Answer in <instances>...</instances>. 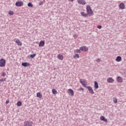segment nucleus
I'll return each mask as SVG.
<instances>
[{
	"mask_svg": "<svg viewBox=\"0 0 126 126\" xmlns=\"http://www.w3.org/2000/svg\"><path fill=\"white\" fill-rule=\"evenodd\" d=\"M87 11L89 15H93V11H92V9H91V7H90V5H88L87 6Z\"/></svg>",
	"mask_w": 126,
	"mask_h": 126,
	"instance_id": "1",
	"label": "nucleus"
},
{
	"mask_svg": "<svg viewBox=\"0 0 126 126\" xmlns=\"http://www.w3.org/2000/svg\"><path fill=\"white\" fill-rule=\"evenodd\" d=\"M0 66L3 67L5 66V60L1 59L0 60Z\"/></svg>",
	"mask_w": 126,
	"mask_h": 126,
	"instance_id": "2",
	"label": "nucleus"
},
{
	"mask_svg": "<svg viewBox=\"0 0 126 126\" xmlns=\"http://www.w3.org/2000/svg\"><path fill=\"white\" fill-rule=\"evenodd\" d=\"M80 83H81L83 86H84V87H87V86H86L87 82L85 81V80L80 79Z\"/></svg>",
	"mask_w": 126,
	"mask_h": 126,
	"instance_id": "3",
	"label": "nucleus"
},
{
	"mask_svg": "<svg viewBox=\"0 0 126 126\" xmlns=\"http://www.w3.org/2000/svg\"><path fill=\"white\" fill-rule=\"evenodd\" d=\"M32 124L33 122L31 121H25L24 125V126H32Z\"/></svg>",
	"mask_w": 126,
	"mask_h": 126,
	"instance_id": "4",
	"label": "nucleus"
},
{
	"mask_svg": "<svg viewBox=\"0 0 126 126\" xmlns=\"http://www.w3.org/2000/svg\"><path fill=\"white\" fill-rule=\"evenodd\" d=\"M77 2L79 4H82V5H85L86 2L85 0H77Z\"/></svg>",
	"mask_w": 126,
	"mask_h": 126,
	"instance_id": "5",
	"label": "nucleus"
},
{
	"mask_svg": "<svg viewBox=\"0 0 126 126\" xmlns=\"http://www.w3.org/2000/svg\"><path fill=\"white\" fill-rule=\"evenodd\" d=\"M107 82L108 83H114V82H115V80H114V79H113V78L112 77H109L107 80Z\"/></svg>",
	"mask_w": 126,
	"mask_h": 126,
	"instance_id": "6",
	"label": "nucleus"
},
{
	"mask_svg": "<svg viewBox=\"0 0 126 126\" xmlns=\"http://www.w3.org/2000/svg\"><path fill=\"white\" fill-rule=\"evenodd\" d=\"M80 50L83 52H87V51H88V47H86V46H82L80 48Z\"/></svg>",
	"mask_w": 126,
	"mask_h": 126,
	"instance_id": "7",
	"label": "nucleus"
},
{
	"mask_svg": "<svg viewBox=\"0 0 126 126\" xmlns=\"http://www.w3.org/2000/svg\"><path fill=\"white\" fill-rule=\"evenodd\" d=\"M87 88L88 89L89 93H91L92 94H94V91H93V89H92V88H91V87L87 86Z\"/></svg>",
	"mask_w": 126,
	"mask_h": 126,
	"instance_id": "8",
	"label": "nucleus"
},
{
	"mask_svg": "<svg viewBox=\"0 0 126 126\" xmlns=\"http://www.w3.org/2000/svg\"><path fill=\"white\" fill-rule=\"evenodd\" d=\"M23 4V2L20 1H18L15 3V5L16 6H22Z\"/></svg>",
	"mask_w": 126,
	"mask_h": 126,
	"instance_id": "9",
	"label": "nucleus"
},
{
	"mask_svg": "<svg viewBox=\"0 0 126 126\" xmlns=\"http://www.w3.org/2000/svg\"><path fill=\"white\" fill-rule=\"evenodd\" d=\"M68 94H70L71 96H73V95H74L73 90H71V89L68 90Z\"/></svg>",
	"mask_w": 126,
	"mask_h": 126,
	"instance_id": "10",
	"label": "nucleus"
},
{
	"mask_svg": "<svg viewBox=\"0 0 126 126\" xmlns=\"http://www.w3.org/2000/svg\"><path fill=\"white\" fill-rule=\"evenodd\" d=\"M101 121H103V122H105V123H108V120L105 118L104 116H101L100 118Z\"/></svg>",
	"mask_w": 126,
	"mask_h": 126,
	"instance_id": "11",
	"label": "nucleus"
},
{
	"mask_svg": "<svg viewBox=\"0 0 126 126\" xmlns=\"http://www.w3.org/2000/svg\"><path fill=\"white\" fill-rule=\"evenodd\" d=\"M125 4L124 3H121L119 5V8L120 9H125Z\"/></svg>",
	"mask_w": 126,
	"mask_h": 126,
	"instance_id": "12",
	"label": "nucleus"
},
{
	"mask_svg": "<svg viewBox=\"0 0 126 126\" xmlns=\"http://www.w3.org/2000/svg\"><path fill=\"white\" fill-rule=\"evenodd\" d=\"M117 81L118 82H119V83H122V82H123V78L120 76H118L117 77Z\"/></svg>",
	"mask_w": 126,
	"mask_h": 126,
	"instance_id": "13",
	"label": "nucleus"
},
{
	"mask_svg": "<svg viewBox=\"0 0 126 126\" xmlns=\"http://www.w3.org/2000/svg\"><path fill=\"white\" fill-rule=\"evenodd\" d=\"M22 65L23 66H25V67H26L27 66H29V65H30V64L27 63H22Z\"/></svg>",
	"mask_w": 126,
	"mask_h": 126,
	"instance_id": "14",
	"label": "nucleus"
},
{
	"mask_svg": "<svg viewBox=\"0 0 126 126\" xmlns=\"http://www.w3.org/2000/svg\"><path fill=\"white\" fill-rule=\"evenodd\" d=\"M45 46V42L43 41H41L39 42V47H44Z\"/></svg>",
	"mask_w": 126,
	"mask_h": 126,
	"instance_id": "15",
	"label": "nucleus"
},
{
	"mask_svg": "<svg viewBox=\"0 0 126 126\" xmlns=\"http://www.w3.org/2000/svg\"><path fill=\"white\" fill-rule=\"evenodd\" d=\"M81 15L83 16L84 17H88V14L85 13L84 12H81Z\"/></svg>",
	"mask_w": 126,
	"mask_h": 126,
	"instance_id": "16",
	"label": "nucleus"
},
{
	"mask_svg": "<svg viewBox=\"0 0 126 126\" xmlns=\"http://www.w3.org/2000/svg\"><path fill=\"white\" fill-rule=\"evenodd\" d=\"M99 88V85H98V82L97 81L94 82V89H98Z\"/></svg>",
	"mask_w": 126,
	"mask_h": 126,
	"instance_id": "17",
	"label": "nucleus"
},
{
	"mask_svg": "<svg viewBox=\"0 0 126 126\" xmlns=\"http://www.w3.org/2000/svg\"><path fill=\"white\" fill-rule=\"evenodd\" d=\"M116 62H122V57L121 56H118L116 59Z\"/></svg>",
	"mask_w": 126,
	"mask_h": 126,
	"instance_id": "18",
	"label": "nucleus"
},
{
	"mask_svg": "<svg viewBox=\"0 0 126 126\" xmlns=\"http://www.w3.org/2000/svg\"><path fill=\"white\" fill-rule=\"evenodd\" d=\"M58 58L59 59V60L63 61V56L61 54H59L58 55Z\"/></svg>",
	"mask_w": 126,
	"mask_h": 126,
	"instance_id": "19",
	"label": "nucleus"
},
{
	"mask_svg": "<svg viewBox=\"0 0 126 126\" xmlns=\"http://www.w3.org/2000/svg\"><path fill=\"white\" fill-rule=\"evenodd\" d=\"M36 96L38 97V98H42V97H43V95H42V94H41V93H37L36 94Z\"/></svg>",
	"mask_w": 126,
	"mask_h": 126,
	"instance_id": "20",
	"label": "nucleus"
},
{
	"mask_svg": "<svg viewBox=\"0 0 126 126\" xmlns=\"http://www.w3.org/2000/svg\"><path fill=\"white\" fill-rule=\"evenodd\" d=\"M52 93L53 94H58V92L57 91V90L54 89L52 90Z\"/></svg>",
	"mask_w": 126,
	"mask_h": 126,
	"instance_id": "21",
	"label": "nucleus"
},
{
	"mask_svg": "<svg viewBox=\"0 0 126 126\" xmlns=\"http://www.w3.org/2000/svg\"><path fill=\"white\" fill-rule=\"evenodd\" d=\"M22 102L21 101H18L17 103V105L18 107H20V106H22Z\"/></svg>",
	"mask_w": 126,
	"mask_h": 126,
	"instance_id": "22",
	"label": "nucleus"
},
{
	"mask_svg": "<svg viewBox=\"0 0 126 126\" xmlns=\"http://www.w3.org/2000/svg\"><path fill=\"white\" fill-rule=\"evenodd\" d=\"M30 58H31V59H33V58H34V57H36V54L30 55Z\"/></svg>",
	"mask_w": 126,
	"mask_h": 126,
	"instance_id": "23",
	"label": "nucleus"
},
{
	"mask_svg": "<svg viewBox=\"0 0 126 126\" xmlns=\"http://www.w3.org/2000/svg\"><path fill=\"white\" fill-rule=\"evenodd\" d=\"M73 58H75L76 60V59H78V58H79V55L78 54H75L73 56Z\"/></svg>",
	"mask_w": 126,
	"mask_h": 126,
	"instance_id": "24",
	"label": "nucleus"
},
{
	"mask_svg": "<svg viewBox=\"0 0 126 126\" xmlns=\"http://www.w3.org/2000/svg\"><path fill=\"white\" fill-rule=\"evenodd\" d=\"M113 102L115 103H118V99H117V98L115 97H113Z\"/></svg>",
	"mask_w": 126,
	"mask_h": 126,
	"instance_id": "25",
	"label": "nucleus"
},
{
	"mask_svg": "<svg viewBox=\"0 0 126 126\" xmlns=\"http://www.w3.org/2000/svg\"><path fill=\"white\" fill-rule=\"evenodd\" d=\"M28 5L29 6V7H33V5L31 2L29 3Z\"/></svg>",
	"mask_w": 126,
	"mask_h": 126,
	"instance_id": "26",
	"label": "nucleus"
},
{
	"mask_svg": "<svg viewBox=\"0 0 126 126\" xmlns=\"http://www.w3.org/2000/svg\"><path fill=\"white\" fill-rule=\"evenodd\" d=\"M6 80V78L4 79L2 78V79H0V82H3V81H5Z\"/></svg>",
	"mask_w": 126,
	"mask_h": 126,
	"instance_id": "27",
	"label": "nucleus"
},
{
	"mask_svg": "<svg viewBox=\"0 0 126 126\" xmlns=\"http://www.w3.org/2000/svg\"><path fill=\"white\" fill-rule=\"evenodd\" d=\"M9 14H10V15H13V11H9L8 12Z\"/></svg>",
	"mask_w": 126,
	"mask_h": 126,
	"instance_id": "28",
	"label": "nucleus"
},
{
	"mask_svg": "<svg viewBox=\"0 0 126 126\" xmlns=\"http://www.w3.org/2000/svg\"><path fill=\"white\" fill-rule=\"evenodd\" d=\"M74 53H80V50L77 49L74 51Z\"/></svg>",
	"mask_w": 126,
	"mask_h": 126,
	"instance_id": "29",
	"label": "nucleus"
},
{
	"mask_svg": "<svg viewBox=\"0 0 126 126\" xmlns=\"http://www.w3.org/2000/svg\"><path fill=\"white\" fill-rule=\"evenodd\" d=\"M6 75V74H5V72H2L1 74L2 76H5Z\"/></svg>",
	"mask_w": 126,
	"mask_h": 126,
	"instance_id": "30",
	"label": "nucleus"
},
{
	"mask_svg": "<svg viewBox=\"0 0 126 126\" xmlns=\"http://www.w3.org/2000/svg\"><path fill=\"white\" fill-rule=\"evenodd\" d=\"M17 44L18 45V46H21L22 45V43H21V42H20V41H19V42H18Z\"/></svg>",
	"mask_w": 126,
	"mask_h": 126,
	"instance_id": "31",
	"label": "nucleus"
},
{
	"mask_svg": "<svg viewBox=\"0 0 126 126\" xmlns=\"http://www.w3.org/2000/svg\"><path fill=\"white\" fill-rule=\"evenodd\" d=\"M97 28L98 29H101L102 28V26L101 25H98L97 26Z\"/></svg>",
	"mask_w": 126,
	"mask_h": 126,
	"instance_id": "32",
	"label": "nucleus"
},
{
	"mask_svg": "<svg viewBox=\"0 0 126 126\" xmlns=\"http://www.w3.org/2000/svg\"><path fill=\"white\" fill-rule=\"evenodd\" d=\"M39 5H43V1H40V2L39 3Z\"/></svg>",
	"mask_w": 126,
	"mask_h": 126,
	"instance_id": "33",
	"label": "nucleus"
},
{
	"mask_svg": "<svg viewBox=\"0 0 126 126\" xmlns=\"http://www.w3.org/2000/svg\"><path fill=\"white\" fill-rule=\"evenodd\" d=\"M73 37H74L75 38H75H77L78 35H77V34H74V35H73Z\"/></svg>",
	"mask_w": 126,
	"mask_h": 126,
	"instance_id": "34",
	"label": "nucleus"
},
{
	"mask_svg": "<svg viewBox=\"0 0 126 126\" xmlns=\"http://www.w3.org/2000/svg\"><path fill=\"white\" fill-rule=\"evenodd\" d=\"M18 42H19V39H16V40H15V43H16L17 44H18Z\"/></svg>",
	"mask_w": 126,
	"mask_h": 126,
	"instance_id": "35",
	"label": "nucleus"
},
{
	"mask_svg": "<svg viewBox=\"0 0 126 126\" xmlns=\"http://www.w3.org/2000/svg\"><path fill=\"white\" fill-rule=\"evenodd\" d=\"M100 59H98L97 60H96V62H97V63H100Z\"/></svg>",
	"mask_w": 126,
	"mask_h": 126,
	"instance_id": "36",
	"label": "nucleus"
},
{
	"mask_svg": "<svg viewBox=\"0 0 126 126\" xmlns=\"http://www.w3.org/2000/svg\"><path fill=\"white\" fill-rule=\"evenodd\" d=\"M9 103V100H7L6 101V104H8Z\"/></svg>",
	"mask_w": 126,
	"mask_h": 126,
	"instance_id": "37",
	"label": "nucleus"
},
{
	"mask_svg": "<svg viewBox=\"0 0 126 126\" xmlns=\"http://www.w3.org/2000/svg\"><path fill=\"white\" fill-rule=\"evenodd\" d=\"M81 90H84V89H83V88H80V89H79V91H81Z\"/></svg>",
	"mask_w": 126,
	"mask_h": 126,
	"instance_id": "38",
	"label": "nucleus"
},
{
	"mask_svg": "<svg viewBox=\"0 0 126 126\" xmlns=\"http://www.w3.org/2000/svg\"><path fill=\"white\" fill-rule=\"evenodd\" d=\"M71 1H73L74 0H70Z\"/></svg>",
	"mask_w": 126,
	"mask_h": 126,
	"instance_id": "39",
	"label": "nucleus"
}]
</instances>
